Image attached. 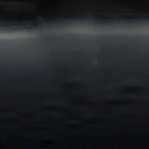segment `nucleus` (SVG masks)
<instances>
[{"label": "nucleus", "mask_w": 149, "mask_h": 149, "mask_svg": "<svg viewBox=\"0 0 149 149\" xmlns=\"http://www.w3.org/2000/svg\"><path fill=\"white\" fill-rule=\"evenodd\" d=\"M124 2L125 3H126L127 2V1H126V0H125L124 1Z\"/></svg>", "instance_id": "obj_5"}, {"label": "nucleus", "mask_w": 149, "mask_h": 149, "mask_svg": "<svg viewBox=\"0 0 149 149\" xmlns=\"http://www.w3.org/2000/svg\"><path fill=\"white\" fill-rule=\"evenodd\" d=\"M10 2H13L14 3H17V1L16 0H10Z\"/></svg>", "instance_id": "obj_2"}, {"label": "nucleus", "mask_w": 149, "mask_h": 149, "mask_svg": "<svg viewBox=\"0 0 149 149\" xmlns=\"http://www.w3.org/2000/svg\"><path fill=\"white\" fill-rule=\"evenodd\" d=\"M120 1H117L115 2V3L116 4L118 3H120Z\"/></svg>", "instance_id": "obj_3"}, {"label": "nucleus", "mask_w": 149, "mask_h": 149, "mask_svg": "<svg viewBox=\"0 0 149 149\" xmlns=\"http://www.w3.org/2000/svg\"><path fill=\"white\" fill-rule=\"evenodd\" d=\"M29 1L28 0H22V2L24 3H27Z\"/></svg>", "instance_id": "obj_1"}, {"label": "nucleus", "mask_w": 149, "mask_h": 149, "mask_svg": "<svg viewBox=\"0 0 149 149\" xmlns=\"http://www.w3.org/2000/svg\"><path fill=\"white\" fill-rule=\"evenodd\" d=\"M2 1L4 2H8L7 0H2Z\"/></svg>", "instance_id": "obj_4"}]
</instances>
